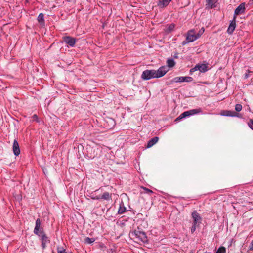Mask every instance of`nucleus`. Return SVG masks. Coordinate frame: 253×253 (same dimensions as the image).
Segmentation results:
<instances>
[{
    "instance_id": "f257e3e1",
    "label": "nucleus",
    "mask_w": 253,
    "mask_h": 253,
    "mask_svg": "<svg viewBox=\"0 0 253 253\" xmlns=\"http://www.w3.org/2000/svg\"><path fill=\"white\" fill-rule=\"evenodd\" d=\"M167 66H161L157 70H146L141 75V78L144 80H149L153 78H159L164 76L169 71Z\"/></svg>"
},
{
    "instance_id": "f03ea898",
    "label": "nucleus",
    "mask_w": 253,
    "mask_h": 253,
    "mask_svg": "<svg viewBox=\"0 0 253 253\" xmlns=\"http://www.w3.org/2000/svg\"><path fill=\"white\" fill-rule=\"evenodd\" d=\"M133 235L137 238L138 240L143 242H145L147 240V236L146 234L142 231L139 230H135L132 233Z\"/></svg>"
},
{
    "instance_id": "7ed1b4c3",
    "label": "nucleus",
    "mask_w": 253,
    "mask_h": 253,
    "mask_svg": "<svg viewBox=\"0 0 253 253\" xmlns=\"http://www.w3.org/2000/svg\"><path fill=\"white\" fill-rule=\"evenodd\" d=\"M199 71L201 72H205L208 70V66L206 64H198L191 69L190 72H194L196 71Z\"/></svg>"
},
{
    "instance_id": "20e7f679",
    "label": "nucleus",
    "mask_w": 253,
    "mask_h": 253,
    "mask_svg": "<svg viewBox=\"0 0 253 253\" xmlns=\"http://www.w3.org/2000/svg\"><path fill=\"white\" fill-rule=\"evenodd\" d=\"M193 81V78L191 77H176L174 78L172 82L174 83H181V82H190Z\"/></svg>"
},
{
    "instance_id": "39448f33",
    "label": "nucleus",
    "mask_w": 253,
    "mask_h": 253,
    "mask_svg": "<svg viewBox=\"0 0 253 253\" xmlns=\"http://www.w3.org/2000/svg\"><path fill=\"white\" fill-rule=\"evenodd\" d=\"M198 39V36L195 34L194 30H189L186 35V40L188 42H193Z\"/></svg>"
},
{
    "instance_id": "423d86ee",
    "label": "nucleus",
    "mask_w": 253,
    "mask_h": 253,
    "mask_svg": "<svg viewBox=\"0 0 253 253\" xmlns=\"http://www.w3.org/2000/svg\"><path fill=\"white\" fill-rule=\"evenodd\" d=\"M245 3H242L240 4L235 10L233 18L236 19L238 15L243 14L245 11Z\"/></svg>"
},
{
    "instance_id": "0eeeda50",
    "label": "nucleus",
    "mask_w": 253,
    "mask_h": 253,
    "mask_svg": "<svg viewBox=\"0 0 253 253\" xmlns=\"http://www.w3.org/2000/svg\"><path fill=\"white\" fill-rule=\"evenodd\" d=\"M220 114L223 116L236 117L238 118H241V116L240 114L231 110H224L221 112Z\"/></svg>"
},
{
    "instance_id": "6e6552de",
    "label": "nucleus",
    "mask_w": 253,
    "mask_h": 253,
    "mask_svg": "<svg viewBox=\"0 0 253 253\" xmlns=\"http://www.w3.org/2000/svg\"><path fill=\"white\" fill-rule=\"evenodd\" d=\"M63 40L65 43L71 47H74L76 42V39L70 36H66L64 37Z\"/></svg>"
},
{
    "instance_id": "1a4fd4ad",
    "label": "nucleus",
    "mask_w": 253,
    "mask_h": 253,
    "mask_svg": "<svg viewBox=\"0 0 253 253\" xmlns=\"http://www.w3.org/2000/svg\"><path fill=\"white\" fill-rule=\"evenodd\" d=\"M12 150L15 156H18L20 153L19 144L16 140H14L12 145Z\"/></svg>"
},
{
    "instance_id": "9d476101",
    "label": "nucleus",
    "mask_w": 253,
    "mask_h": 253,
    "mask_svg": "<svg viewBox=\"0 0 253 253\" xmlns=\"http://www.w3.org/2000/svg\"><path fill=\"white\" fill-rule=\"evenodd\" d=\"M236 28V19L233 18V20L231 21L230 25L227 29V33L231 35L232 34Z\"/></svg>"
},
{
    "instance_id": "9b49d317",
    "label": "nucleus",
    "mask_w": 253,
    "mask_h": 253,
    "mask_svg": "<svg viewBox=\"0 0 253 253\" xmlns=\"http://www.w3.org/2000/svg\"><path fill=\"white\" fill-rule=\"evenodd\" d=\"M40 226H41V221H40V219L39 218H38L36 220L35 227L34 228V233L36 235H37L38 236H40V231H41V230H40ZM42 229H41V230H42Z\"/></svg>"
},
{
    "instance_id": "f8f14e48",
    "label": "nucleus",
    "mask_w": 253,
    "mask_h": 253,
    "mask_svg": "<svg viewBox=\"0 0 253 253\" xmlns=\"http://www.w3.org/2000/svg\"><path fill=\"white\" fill-rule=\"evenodd\" d=\"M192 217L193 219V223L194 224H197L201 219L199 214L196 211H194L192 213Z\"/></svg>"
},
{
    "instance_id": "ddd939ff",
    "label": "nucleus",
    "mask_w": 253,
    "mask_h": 253,
    "mask_svg": "<svg viewBox=\"0 0 253 253\" xmlns=\"http://www.w3.org/2000/svg\"><path fill=\"white\" fill-rule=\"evenodd\" d=\"M40 236H39L41 237V240L42 242V246L43 248H44L45 244L48 241L47 237L46 236L45 234L44 233L43 229L41 230V231H40Z\"/></svg>"
},
{
    "instance_id": "4468645a",
    "label": "nucleus",
    "mask_w": 253,
    "mask_h": 253,
    "mask_svg": "<svg viewBox=\"0 0 253 253\" xmlns=\"http://www.w3.org/2000/svg\"><path fill=\"white\" fill-rule=\"evenodd\" d=\"M172 0H159L157 5L160 8H164L170 3Z\"/></svg>"
},
{
    "instance_id": "2eb2a0df",
    "label": "nucleus",
    "mask_w": 253,
    "mask_h": 253,
    "mask_svg": "<svg viewBox=\"0 0 253 253\" xmlns=\"http://www.w3.org/2000/svg\"><path fill=\"white\" fill-rule=\"evenodd\" d=\"M216 0H206V6L208 8H213L216 6Z\"/></svg>"
},
{
    "instance_id": "dca6fc26",
    "label": "nucleus",
    "mask_w": 253,
    "mask_h": 253,
    "mask_svg": "<svg viewBox=\"0 0 253 253\" xmlns=\"http://www.w3.org/2000/svg\"><path fill=\"white\" fill-rule=\"evenodd\" d=\"M159 140L158 137H155L151 139L147 143V148H150L155 145Z\"/></svg>"
},
{
    "instance_id": "f3484780",
    "label": "nucleus",
    "mask_w": 253,
    "mask_h": 253,
    "mask_svg": "<svg viewBox=\"0 0 253 253\" xmlns=\"http://www.w3.org/2000/svg\"><path fill=\"white\" fill-rule=\"evenodd\" d=\"M191 116L190 112L189 111L184 112L180 115L175 119V121L180 120L181 119L184 118L186 117Z\"/></svg>"
},
{
    "instance_id": "a211bd4d",
    "label": "nucleus",
    "mask_w": 253,
    "mask_h": 253,
    "mask_svg": "<svg viewBox=\"0 0 253 253\" xmlns=\"http://www.w3.org/2000/svg\"><path fill=\"white\" fill-rule=\"evenodd\" d=\"M101 199L109 200L111 199V194L109 192H104L101 196H100Z\"/></svg>"
},
{
    "instance_id": "6ab92c4d",
    "label": "nucleus",
    "mask_w": 253,
    "mask_h": 253,
    "mask_svg": "<svg viewBox=\"0 0 253 253\" xmlns=\"http://www.w3.org/2000/svg\"><path fill=\"white\" fill-rule=\"evenodd\" d=\"M126 211V208L124 206V204H120L119 209L118 211V213L122 214L124 213Z\"/></svg>"
},
{
    "instance_id": "aec40b11",
    "label": "nucleus",
    "mask_w": 253,
    "mask_h": 253,
    "mask_svg": "<svg viewBox=\"0 0 253 253\" xmlns=\"http://www.w3.org/2000/svg\"><path fill=\"white\" fill-rule=\"evenodd\" d=\"M38 21L39 22L41 23L42 25H44V15L43 13H40L38 17Z\"/></svg>"
},
{
    "instance_id": "412c9836",
    "label": "nucleus",
    "mask_w": 253,
    "mask_h": 253,
    "mask_svg": "<svg viewBox=\"0 0 253 253\" xmlns=\"http://www.w3.org/2000/svg\"><path fill=\"white\" fill-rule=\"evenodd\" d=\"M167 63L169 67H173L175 64L174 60L172 58H169Z\"/></svg>"
},
{
    "instance_id": "4be33fe9",
    "label": "nucleus",
    "mask_w": 253,
    "mask_h": 253,
    "mask_svg": "<svg viewBox=\"0 0 253 253\" xmlns=\"http://www.w3.org/2000/svg\"><path fill=\"white\" fill-rule=\"evenodd\" d=\"M189 111L190 112L191 116L202 112V110L200 108L190 110H189Z\"/></svg>"
},
{
    "instance_id": "5701e85b",
    "label": "nucleus",
    "mask_w": 253,
    "mask_h": 253,
    "mask_svg": "<svg viewBox=\"0 0 253 253\" xmlns=\"http://www.w3.org/2000/svg\"><path fill=\"white\" fill-rule=\"evenodd\" d=\"M175 25L174 24H171L168 26L166 31L168 33L171 32L174 28Z\"/></svg>"
},
{
    "instance_id": "b1692460",
    "label": "nucleus",
    "mask_w": 253,
    "mask_h": 253,
    "mask_svg": "<svg viewBox=\"0 0 253 253\" xmlns=\"http://www.w3.org/2000/svg\"><path fill=\"white\" fill-rule=\"evenodd\" d=\"M95 241V239L93 238L86 237L85 239V242L87 244H91Z\"/></svg>"
},
{
    "instance_id": "393cba45",
    "label": "nucleus",
    "mask_w": 253,
    "mask_h": 253,
    "mask_svg": "<svg viewBox=\"0 0 253 253\" xmlns=\"http://www.w3.org/2000/svg\"><path fill=\"white\" fill-rule=\"evenodd\" d=\"M226 249L224 247H220L218 248L216 253H225Z\"/></svg>"
},
{
    "instance_id": "a878e982",
    "label": "nucleus",
    "mask_w": 253,
    "mask_h": 253,
    "mask_svg": "<svg viewBox=\"0 0 253 253\" xmlns=\"http://www.w3.org/2000/svg\"><path fill=\"white\" fill-rule=\"evenodd\" d=\"M235 109L237 112H240L242 109V106L241 104H237L235 105Z\"/></svg>"
},
{
    "instance_id": "bb28decb",
    "label": "nucleus",
    "mask_w": 253,
    "mask_h": 253,
    "mask_svg": "<svg viewBox=\"0 0 253 253\" xmlns=\"http://www.w3.org/2000/svg\"><path fill=\"white\" fill-rule=\"evenodd\" d=\"M249 127L253 130V120L250 119L248 123Z\"/></svg>"
},
{
    "instance_id": "cd10ccee",
    "label": "nucleus",
    "mask_w": 253,
    "mask_h": 253,
    "mask_svg": "<svg viewBox=\"0 0 253 253\" xmlns=\"http://www.w3.org/2000/svg\"><path fill=\"white\" fill-rule=\"evenodd\" d=\"M142 188L145 190L146 193H147L150 195L152 193H153V191L151 190H150L147 188H146L144 187H142Z\"/></svg>"
},
{
    "instance_id": "c85d7f7f",
    "label": "nucleus",
    "mask_w": 253,
    "mask_h": 253,
    "mask_svg": "<svg viewBox=\"0 0 253 253\" xmlns=\"http://www.w3.org/2000/svg\"><path fill=\"white\" fill-rule=\"evenodd\" d=\"M204 28H202L199 31V32L196 34L197 36H198V38L201 36V35L204 32Z\"/></svg>"
},
{
    "instance_id": "c756f323",
    "label": "nucleus",
    "mask_w": 253,
    "mask_h": 253,
    "mask_svg": "<svg viewBox=\"0 0 253 253\" xmlns=\"http://www.w3.org/2000/svg\"><path fill=\"white\" fill-rule=\"evenodd\" d=\"M91 198L93 200H100L101 199V197H100V196H94V195H93L91 197Z\"/></svg>"
},
{
    "instance_id": "7c9ffc66",
    "label": "nucleus",
    "mask_w": 253,
    "mask_h": 253,
    "mask_svg": "<svg viewBox=\"0 0 253 253\" xmlns=\"http://www.w3.org/2000/svg\"><path fill=\"white\" fill-rule=\"evenodd\" d=\"M196 225L197 224H194V223H193V225L191 228V232L192 233H194L196 230Z\"/></svg>"
},
{
    "instance_id": "2f4dec72",
    "label": "nucleus",
    "mask_w": 253,
    "mask_h": 253,
    "mask_svg": "<svg viewBox=\"0 0 253 253\" xmlns=\"http://www.w3.org/2000/svg\"><path fill=\"white\" fill-rule=\"evenodd\" d=\"M189 42H188V40H186V41H184L182 42V44L183 45H185L186 44H187V43H189Z\"/></svg>"
},
{
    "instance_id": "473e14b6",
    "label": "nucleus",
    "mask_w": 253,
    "mask_h": 253,
    "mask_svg": "<svg viewBox=\"0 0 253 253\" xmlns=\"http://www.w3.org/2000/svg\"><path fill=\"white\" fill-rule=\"evenodd\" d=\"M65 249L63 248V247H58L57 248V251H64Z\"/></svg>"
},
{
    "instance_id": "72a5a7b5",
    "label": "nucleus",
    "mask_w": 253,
    "mask_h": 253,
    "mask_svg": "<svg viewBox=\"0 0 253 253\" xmlns=\"http://www.w3.org/2000/svg\"><path fill=\"white\" fill-rule=\"evenodd\" d=\"M58 253H67L65 252V250L63 251H58Z\"/></svg>"
},
{
    "instance_id": "f704fd0d",
    "label": "nucleus",
    "mask_w": 253,
    "mask_h": 253,
    "mask_svg": "<svg viewBox=\"0 0 253 253\" xmlns=\"http://www.w3.org/2000/svg\"><path fill=\"white\" fill-rule=\"evenodd\" d=\"M32 117L36 120L38 119V117L36 115H34Z\"/></svg>"
},
{
    "instance_id": "c9c22d12",
    "label": "nucleus",
    "mask_w": 253,
    "mask_h": 253,
    "mask_svg": "<svg viewBox=\"0 0 253 253\" xmlns=\"http://www.w3.org/2000/svg\"><path fill=\"white\" fill-rule=\"evenodd\" d=\"M111 121L112 122L113 124H114V121L113 120H111Z\"/></svg>"
}]
</instances>
